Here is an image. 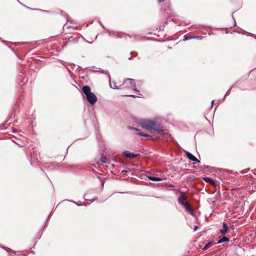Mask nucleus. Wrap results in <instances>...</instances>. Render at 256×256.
Instances as JSON below:
<instances>
[{
	"label": "nucleus",
	"mask_w": 256,
	"mask_h": 256,
	"mask_svg": "<svg viewBox=\"0 0 256 256\" xmlns=\"http://www.w3.org/2000/svg\"><path fill=\"white\" fill-rule=\"evenodd\" d=\"M82 91L86 95L90 104H94L98 100L97 97L93 92H91V90L89 86H84L82 88Z\"/></svg>",
	"instance_id": "f257e3e1"
},
{
	"label": "nucleus",
	"mask_w": 256,
	"mask_h": 256,
	"mask_svg": "<svg viewBox=\"0 0 256 256\" xmlns=\"http://www.w3.org/2000/svg\"><path fill=\"white\" fill-rule=\"evenodd\" d=\"M138 124L142 128L152 131L154 130L156 126V121L150 120H140Z\"/></svg>",
	"instance_id": "f03ea898"
},
{
	"label": "nucleus",
	"mask_w": 256,
	"mask_h": 256,
	"mask_svg": "<svg viewBox=\"0 0 256 256\" xmlns=\"http://www.w3.org/2000/svg\"><path fill=\"white\" fill-rule=\"evenodd\" d=\"M154 130L158 134L164 138H167L169 136L168 133L164 132L161 126H158L156 128H155Z\"/></svg>",
	"instance_id": "7ed1b4c3"
},
{
	"label": "nucleus",
	"mask_w": 256,
	"mask_h": 256,
	"mask_svg": "<svg viewBox=\"0 0 256 256\" xmlns=\"http://www.w3.org/2000/svg\"><path fill=\"white\" fill-rule=\"evenodd\" d=\"M128 128L130 130H133L136 131H137L138 132L137 134L140 136H144V137H146L147 138H152V136H149L144 133L140 132H139L140 130L136 128H132L131 126H128Z\"/></svg>",
	"instance_id": "20e7f679"
},
{
	"label": "nucleus",
	"mask_w": 256,
	"mask_h": 256,
	"mask_svg": "<svg viewBox=\"0 0 256 256\" xmlns=\"http://www.w3.org/2000/svg\"><path fill=\"white\" fill-rule=\"evenodd\" d=\"M186 156L190 160L195 162H200L190 152H186Z\"/></svg>",
	"instance_id": "39448f33"
},
{
	"label": "nucleus",
	"mask_w": 256,
	"mask_h": 256,
	"mask_svg": "<svg viewBox=\"0 0 256 256\" xmlns=\"http://www.w3.org/2000/svg\"><path fill=\"white\" fill-rule=\"evenodd\" d=\"M178 200L179 204L182 205L183 206L188 204L187 198H185L183 195L180 196L178 198Z\"/></svg>",
	"instance_id": "423d86ee"
},
{
	"label": "nucleus",
	"mask_w": 256,
	"mask_h": 256,
	"mask_svg": "<svg viewBox=\"0 0 256 256\" xmlns=\"http://www.w3.org/2000/svg\"><path fill=\"white\" fill-rule=\"evenodd\" d=\"M203 180L206 182H209L214 186H218V184L216 182L209 177H205L204 178Z\"/></svg>",
	"instance_id": "0eeeda50"
},
{
	"label": "nucleus",
	"mask_w": 256,
	"mask_h": 256,
	"mask_svg": "<svg viewBox=\"0 0 256 256\" xmlns=\"http://www.w3.org/2000/svg\"><path fill=\"white\" fill-rule=\"evenodd\" d=\"M223 228L220 230V232L222 235L224 236L226 233L228 232V227L227 224L224 222L222 224Z\"/></svg>",
	"instance_id": "6e6552de"
},
{
	"label": "nucleus",
	"mask_w": 256,
	"mask_h": 256,
	"mask_svg": "<svg viewBox=\"0 0 256 256\" xmlns=\"http://www.w3.org/2000/svg\"><path fill=\"white\" fill-rule=\"evenodd\" d=\"M122 154L124 156L126 157H128L132 158H136L138 154H136L130 152L129 151H124L122 152Z\"/></svg>",
	"instance_id": "1a4fd4ad"
},
{
	"label": "nucleus",
	"mask_w": 256,
	"mask_h": 256,
	"mask_svg": "<svg viewBox=\"0 0 256 256\" xmlns=\"http://www.w3.org/2000/svg\"><path fill=\"white\" fill-rule=\"evenodd\" d=\"M148 178L149 180L152 181H162L166 179L165 177L158 178L153 176H148Z\"/></svg>",
	"instance_id": "9d476101"
},
{
	"label": "nucleus",
	"mask_w": 256,
	"mask_h": 256,
	"mask_svg": "<svg viewBox=\"0 0 256 256\" xmlns=\"http://www.w3.org/2000/svg\"><path fill=\"white\" fill-rule=\"evenodd\" d=\"M184 206L186 210L188 213H190L191 215H192V216H194V210L192 208H190V206L188 205V203L186 204H185Z\"/></svg>",
	"instance_id": "9b49d317"
},
{
	"label": "nucleus",
	"mask_w": 256,
	"mask_h": 256,
	"mask_svg": "<svg viewBox=\"0 0 256 256\" xmlns=\"http://www.w3.org/2000/svg\"><path fill=\"white\" fill-rule=\"evenodd\" d=\"M230 240L227 237H226V236H224L222 238L220 239L218 242V244H220V243H222L223 242H229Z\"/></svg>",
	"instance_id": "f8f14e48"
},
{
	"label": "nucleus",
	"mask_w": 256,
	"mask_h": 256,
	"mask_svg": "<svg viewBox=\"0 0 256 256\" xmlns=\"http://www.w3.org/2000/svg\"><path fill=\"white\" fill-rule=\"evenodd\" d=\"M126 81H128L129 82L131 86L136 84L134 80H133L132 78H127V79H126L124 80V83H125Z\"/></svg>",
	"instance_id": "ddd939ff"
},
{
	"label": "nucleus",
	"mask_w": 256,
	"mask_h": 256,
	"mask_svg": "<svg viewBox=\"0 0 256 256\" xmlns=\"http://www.w3.org/2000/svg\"><path fill=\"white\" fill-rule=\"evenodd\" d=\"M212 242H208L206 246L202 248L203 250H206L211 247L212 246Z\"/></svg>",
	"instance_id": "4468645a"
},
{
	"label": "nucleus",
	"mask_w": 256,
	"mask_h": 256,
	"mask_svg": "<svg viewBox=\"0 0 256 256\" xmlns=\"http://www.w3.org/2000/svg\"><path fill=\"white\" fill-rule=\"evenodd\" d=\"M110 35H113L114 36H117V37H121L120 36H119V34L114 32H112L110 33Z\"/></svg>",
	"instance_id": "2eb2a0df"
},
{
	"label": "nucleus",
	"mask_w": 256,
	"mask_h": 256,
	"mask_svg": "<svg viewBox=\"0 0 256 256\" xmlns=\"http://www.w3.org/2000/svg\"><path fill=\"white\" fill-rule=\"evenodd\" d=\"M100 160L102 163H106V158L105 156H102L100 158Z\"/></svg>",
	"instance_id": "dca6fc26"
},
{
	"label": "nucleus",
	"mask_w": 256,
	"mask_h": 256,
	"mask_svg": "<svg viewBox=\"0 0 256 256\" xmlns=\"http://www.w3.org/2000/svg\"><path fill=\"white\" fill-rule=\"evenodd\" d=\"M110 87L112 88H114V89H118L119 88L118 87H117L116 85V83L114 82H113V86H112L111 85V84H110Z\"/></svg>",
	"instance_id": "f3484780"
},
{
	"label": "nucleus",
	"mask_w": 256,
	"mask_h": 256,
	"mask_svg": "<svg viewBox=\"0 0 256 256\" xmlns=\"http://www.w3.org/2000/svg\"><path fill=\"white\" fill-rule=\"evenodd\" d=\"M132 90H134L135 92H138V90H137V89H136V84L133 85L132 86Z\"/></svg>",
	"instance_id": "a211bd4d"
},
{
	"label": "nucleus",
	"mask_w": 256,
	"mask_h": 256,
	"mask_svg": "<svg viewBox=\"0 0 256 256\" xmlns=\"http://www.w3.org/2000/svg\"><path fill=\"white\" fill-rule=\"evenodd\" d=\"M192 38H196L198 40H202V37L201 36H192Z\"/></svg>",
	"instance_id": "6ab92c4d"
},
{
	"label": "nucleus",
	"mask_w": 256,
	"mask_h": 256,
	"mask_svg": "<svg viewBox=\"0 0 256 256\" xmlns=\"http://www.w3.org/2000/svg\"><path fill=\"white\" fill-rule=\"evenodd\" d=\"M192 37H191V36H190V37H188H188H185L184 40H190V39H192Z\"/></svg>",
	"instance_id": "aec40b11"
},
{
	"label": "nucleus",
	"mask_w": 256,
	"mask_h": 256,
	"mask_svg": "<svg viewBox=\"0 0 256 256\" xmlns=\"http://www.w3.org/2000/svg\"><path fill=\"white\" fill-rule=\"evenodd\" d=\"M198 228V226H195L194 228V231H196Z\"/></svg>",
	"instance_id": "412c9836"
},
{
	"label": "nucleus",
	"mask_w": 256,
	"mask_h": 256,
	"mask_svg": "<svg viewBox=\"0 0 256 256\" xmlns=\"http://www.w3.org/2000/svg\"><path fill=\"white\" fill-rule=\"evenodd\" d=\"M131 96V97H133V98H134L136 96H134V95H129V96Z\"/></svg>",
	"instance_id": "4be33fe9"
},
{
	"label": "nucleus",
	"mask_w": 256,
	"mask_h": 256,
	"mask_svg": "<svg viewBox=\"0 0 256 256\" xmlns=\"http://www.w3.org/2000/svg\"><path fill=\"white\" fill-rule=\"evenodd\" d=\"M164 0H158V1H159L160 2H164Z\"/></svg>",
	"instance_id": "5701e85b"
},
{
	"label": "nucleus",
	"mask_w": 256,
	"mask_h": 256,
	"mask_svg": "<svg viewBox=\"0 0 256 256\" xmlns=\"http://www.w3.org/2000/svg\"><path fill=\"white\" fill-rule=\"evenodd\" d=\"M169 186L170 187H174V186L172 185V184L170 185Z\"/></svg>",
	"instance_id": "b1692460"
}]
</instances>
